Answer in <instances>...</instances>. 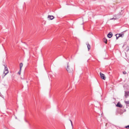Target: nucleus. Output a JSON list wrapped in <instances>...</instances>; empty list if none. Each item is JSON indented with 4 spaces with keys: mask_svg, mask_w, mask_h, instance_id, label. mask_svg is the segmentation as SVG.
<instances>
[{
    "mask_svg": "<svg viewBox=\"0 0 129 129\" xmlns=\"http://www.w3.org/2000/svg\"><path fill=\"white\" fill-rule=\"evenodd\" d=\"M4 66H5V69L4 72V73L5 74V75L4 76V77L6 75H7L9 72V71L7 66L5 65H4Z\"/></svg>",
    "mask_w": 129,
    "mask_h": 129,
    "instance_id": "1",
    "label": "nucleus"
},
{
    "mask_svg": "<svg viewBox=\"0 0 129 129\" xmlns=\"http://www.w3.org/2000/svg\"><path fill=\"white\" fill-rule=\"evenodd\" d=\"M100 75L101 76V77L102 79L104 80H105L106 78L105 77L104 74H103L101 72H100Z\"/></svg>",
    "mask_w": 129,
    "mask_h": 129,
    "instance_id": "2",
    "label": "nucleus"
},
{
    "mask_svg": "<svg viewBox=\"0 0 129 129\" xmlns=\"http://www.w3.org/2000/svg\"><path fill=\"white\" fill-rule=\"evenodd\" d=\"M48 18L49 20H52L53 19L54 17L53 15H48Z\"/></svg>",
    "mask_w": 129,
    "mask_h": 129,
    "instance_id": "3",
    "label": "nucleus"
},
{
    "mask_svg": "<svg viewBox=\"0 0 129 129\" xmlns=\"http://www.w3.org/2000/svg\"><path fill=\"white\" fill-rule=\"evenodd\" d=\"M69 66L68 64L67 66V68L66 69V70H67V71L69 72L70 73L71 72L73 71L72 69H71L70 68L69 69Z\"/></svg>",
    "mask_w": 129,
    "mask_h": 129,
    "instance_id": "4",
    "label": "nucleus"
},
{
    "mask_svg": "<svg viewBox=\"0 0 129 129\" xmlns=\"http://www.w3.org/2000/svg\"><path fill=\"white\" fill-rule=\"evenodd\" d=\"M125 98H126L128 96H129V92L125 91Z\"/></svg>",
    "mask_w": 129,
    "mask_h": 129,
    "instance_id": "5",
    "label": "nucleus"
},
{
    "mask_svg": "<svg viewBox=\"0 0 129 129\" xmlns=\"http://www.w3.org/2000/svg\"><path fill=\"white\" fill-rule=\"evenodd\" d=\"M112 32H110L108 34L107 36L109 38H110L112 37Z\"/></svg>",
    "mask_w": 129,
    "mask_h": 129,
    "instance_id": "6",
    "label": "nucleus"
},
{
    "mask_svg": "<svg viewBox=\"0 0 129 129\" xmlns=\"http://www.w3.org/2000/svg\"><path fill=\"white\" fill-rule=\"evenodd\" d=\"M116 106L119 107L120 108H121L122 107V105L119 103H118L117 105H116Z\"/></svg>",
    "mask_w": 129,
    "mask_h": 129,
    "instance_id": "7",
    "label": "nucleus"
},
{
    "mask_svg": "<svg viewBox=\"0 0 129 129\" xmlns=\"http://www.w3.org/2000/svg\"><path fill=\"white\" fill-rule=\"evenodd\" d=\"M103 42L105 43L106 44L107 43V40L106 38H105L103 39Z\"/></svg>",
    "mask_w": 129,
    "mask_h": 129,
    "instance_id": "8",
    "label": "nucleus"
},
{
    "mask_svg": "<svg viewBox=\"0 0 129 129\" xmlns=\"http://www.w3.org/2000/svg\"><path fill=\"white\" fill-rule=\"evenodd\" d=\"M86 44L87 45L88 50H89L90 49V46L88 43H87Z\"/></svg>",
    "mask_w": 129,
    "mask_h": 129,
    "instance_id": "9",
    "label": "nucleus"
},
{
    "mask_svg": "<svg viewBox=\"0 0 129 129\" xmlns=\"http://www.w3.org/2000/svg\"><path fill=\"white\" fill-rule=\"evenodd\" d=\"M23 66V63H20V69L21 70Z\"/></svg>",
    "mask_w": 129,
    "mask_h": 129,
    "instance_id": "10",
    "label": "nucleus"
},
{
    "mask_svg": "<svg viewBox=\"0 0 129 129\" xmlns=\"http://www.w3.org/2000/svg\"><path fill=\"white\" fill-rule=\"evenodd\" d=\"M118 35L119 36V37H123L124 36V34H118Z\"/></svg>",
    "mask_w": 129,
    "mask_h": 129,
    "instance_id": "11",
    "label": "nucleus"
},
{
    "mask_svg": "<svg viewBox=\"0 0 129 129\" xmlns=\"http://www.w3.org/2000/svg\"><path fill=\"white\" fill-rule=\"evenodd\" d=\"M115 36H116V39H117L119 37V36L118 35V34H116L115 35Z\"/></svg>",
    "mask_w": 129,
    "mask_h": 129,
    "instance_id": "12",
    "label": "nucleus"
},
{
    "mask_svg": "<svg viewBox=\"0 0 129 129\" xmlns=\"http://www.w3.org/2000/svg\"><path fill=\"white\" fill-rule=\"evenodd\" d=\"M21 70L20 69L18 73L19 75H20L21 73Z\"/></svg>",
    "mask_w": 129,
    "mask_h": 129,
    "instance_id": "13",
    "label": "nucleus"
},
{
    "mask_svg": "<svg viewBox=\"0 0 129 129\" xmlns=\"http://www.w3.org/2000/svg\"><path fill=\"white\" fill-rule=\"evenodd\" d=\"M125 103L126 104H129V101H126L125 102Z\"/></svg>",
    "mask_w": 129,
    "mask_h": 129,
    "instance_id": "14",
    "label": "nucleus"
},
{
    "mask_svg": "<svg viewBox=\"0 0 129 129\" xmlns=\"http://www.w3.org/2000/svg\"><path fill=\"white\" fill-rule=\"evenodd\" d=\"M123 73L124 74H126V72L125 71H124L123 72Z\"/></svg>",
    "mask_w": 129,
    "mask_h": 129,
    "instance_id": "15",
    "label": "nucleus"
},
{
    "mask_svg": "<svg viewBox=\"0 0 129 129\" xmlns=\"http://www.w3.org/2000/svg\"><path fill=\"white\" fill-rule=\"evenodd\" d=\"M125 128H129V125H128L125 127Z\"/></svg>",
    "mask_w": 129,
    "mask_h": 129,
    "instance_id": "16",
    "label": "nucleus"
},
{
    "mask_svg": "<svg viewBox=\"0 0 129 129\" xmlns=\"http://www.w3.org/2000/svg\"><path fill=\"white\" fill-rule=\"evenodd\" d=\"M116 18H112L111 19V20H113V19H116Z\"/></svg>",
    "mask_w": 129,
    "mask_h": 129,
    "instance_id": "17",
    "label": "nucleus"
},
{
    "mask_svg": "<svg viewBox=\"0 0 129 129\" xmlns=\"http://www.w3.org/2000/svg\"><path fill=\"white\" fill-rule=\"evenodd\" d=\"M70 121L71 122V124H72V121L70 120Z\"/></svg>",
    "mask_w": 129,
    "mask_h": 129,
    "instance_id": "18",
    "label": "nucleus"
},
{
    "mask_svg": "<svg viewBox=\"0 0 129 129\" xmlns=\"http://www.w3.org/2000/svg\"><path fill=\"white\" fill-rule=\"evenodd\" d=\"M128 47V50L129 49V47Z\"/></svg>",
    "mask_w": 129,
    "mask_h": 129,
    "instance_id": "19",
    "label": "nucleus"
},
{
    "mask_svg": "<svg viewBox=\"0 0 129 129\" xmlns=\"http://www.w3.org/2000/svg\"><path fill=\"white\" fill-rule=\"evenodd\" d=\"M72 126L73 127V124L72 123V124H71Z\"/></svg>",
    "mask_w": 129,
    "mask_h": 129,
    "instance_id": "20",
    "label": "nucleus"
},
{
    "mask_svg": "<svg viewBox=\"0 0 129 129\" xmlns=\"http://www.w3.org/2000/svg\"><path fill=\"white\" fill-rule=\"evenodd\" d=\"M116 114L117 115V113H116Z\"/></svg>",
    "mask_w": 129,
    "mask_h": 129,
    "instance_id": "21",
    "label": "nucleus"
}]
</instances>
